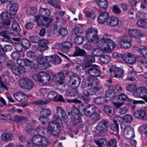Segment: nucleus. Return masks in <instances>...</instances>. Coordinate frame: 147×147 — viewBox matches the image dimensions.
I'll return each mask as SVG.
<instances>
[{
	"mask_svg": "<svg viewBox=\"0 0 147 147\" xmlns=\"http://www.w3.org/2000/svg\"><path fill=\"white\" fill-rule=\"evenodd\" d=\"M7 65L10 66L13 73L16 75H20L21 74H23L26 72L24 67L22 66H16V63L12 61H10L7 63Z\"/></svg>",
	"mask_w": 147,
	"mask_h": 147,
	"instance_id": "1a4fd4ad",
	"label": "nucleus"
},
{
	"mask_svg": "<svg viewBox=\"0 0 147 147\" xmlns=\"http://www.w3.org/2000/svg\"><path fill=\"white\" fill-rule=\"evenodd\" d=\"M95 142L99 147H102L106 144L107 140L105 138H102L95 140Z\"/></svg>",
	"mask_w": 147,
	"mask_h": 147,
	"instance_id": "58836bf2",
	"label": "nucleus"
},
{
	"mask_svg": "<svg viewBox=\"0 0 147 147\" xmlns=\"http://www.w3.org/2000/svg\"><path fill=\"white\" fill-rule=\"evenodd\" d=\"M128 77L126 80L130 81H134L135 80L136 74L135 71L133 69H129L127 74Z\"/></svg>",
	"mask_w": 147,
	"mask_h": 147,
	"instance_id": "f704fd0d",
	"label": "nucleus"
},
{
	"mask_svg": "<svg viewBox=\"0 0 147 147\" xmlns=\"http://www.w3.org/2000/svg\"><path fill=\"white\" fill-rule=\"evenodd\" d=\"M37 11V8L35 7L29 8L26 11L27 13L28 14L33 15L35 14Z\"/></svg>",
	"mask_w": 147,
	"mask_h": 147,
	"instance_id": "5fc2aeb1",
	"label": "nucleus"
},
{
	"mask_svg": "<svg viewBox=\"0 0 147 147\" xmlns=\"http://www.w3.org/2000/svg\"><path fill=\"white\" fill-rule=\"evenodd\" d=\"M56 114L53 116V119L60 123L66 122L67 121V116L64 109L61 107H56Z\"/></svg>",
	"mask_w": 147,
	"mask_h": 147,
	"instance_id": "0eeeda50",
	"label": "nucleus"
},
{
	"mask_svg": "<svg viewBox=\"0 0 147 147\" xmlns=\"http://www.w3.org/2000/svg\"><path fill=\"white\" fill-rule=\"evenodd\" d=\"M146 113L143 110L139 109L135 111L134 115L136 117L139 118H144L146 115Z\"/></svg>",
	"mask_w": 147,
	"mask_h": 147,
	"instance_id": "7c9ffc66",
	"label": "nucleus"
},
{
	"mask_svg": "<svg viewBox=\"0 0 147 147\" xmlns=\"http://www.w3.org/2000/svg\"><path fill=\"white\" fill-rule=\"evenodd\" d=\"M54 59L53 63L55 65H57L60 64L61 62V59L60 57L57 55H54Z\"/></svg>",
	"mask_w": 147,
	"mask_h": 147,
	"instance_id": "4d7b16f0",
	"label": "nucleus"
},
{
	"mask_svg": "<svg viewBox=\"0 0 147 147\" xmlns=\"http://www.w3.org/2000/svg\"><path fill=\"white\" fill-rule=\"evenodd\" d=\"M98 84V81L97 80L89 76L83 80L82 83V86L85 88L91 86V88L90 91L93 93L98 90L99 88H98L97 85Z\"/></svg>",
	"mask_w": 147,
	"mask_h": 147,
	"instance_id": "20e7f679",
	"label": "nucleus"
},
{
	"mask_svg": "<svg viewBox=\"0 0 147 147\" xmlns=\"http://www.w3.org/2000/svg\"><path fill=\"white\" fill-rule=\"evenodd\" d=\"M139 130L142 133L145 134L147 137V125H144L140 126L139 128Z\"/></svg>",
	"mask_w": 147,
	"mask_h": 147,
	"instance_id": "13d9d810",
	"label": "nucleus"
},
{
	"mask_svg": "<svg viewBox=\"0 0 147 147\" xmlns=\"http://www.w3.org/2000/svg\"><path fill=\"white\" fill-rule=\"evenodd\" d=\"M64 76L62 72H59L55 75L53 77V80L55 82L60 85L64 82Z\"/></svg>",
	"mask_w": 147,
	"mask_h": 147,
	"instance_id": "a878e982",
	"label": "nucleus"
},
{
	"mask_svg": "<svg viewBox=\"0 0 147 147\" xmlns=\"http://www.w3.org/2000/svg\"><path fill=\"white\" fill-rule=\"evenodd\" d=\"M123 134L125 138L130 140L134 137V130L130 126H126L124 129Z\"/></svg>",
	"mask_w": 147,
	"mask_h": 147,
	"instance_id": "2eb2a0df",
	"label": "nucleus"
},
{
	"mask_svg": "<svg viewBox=\"0 0 147 147\" xmlns=\"http://www.w3.org/2000/svg\"><path fill=\"white\" fill-rule=\"evenodd\" d=\"M91 93H89L86 90H85L83 92V94L79 95L78 97L81 99L85 101L88 100L90 99L89 96Z\"/></svg>",
	"mask_w": 147,
	"mask_h": 147,
	"instance_id": "4c0bfd02",
	"label": "nucleus"
},
{
	"mask_svg": "<svg viewBox=\"0 0 147 147\" xmlns=\"http://www.w3.org/2000/svg\"><path fill=\"white\" fill-rule=\"evenodd\" d=\"M109 124L108 122L103 120L98 123L96 126V129L99 131L101 136H103L106 131V129L108 127Z\"/></svg>",
	"mask_w": 147,
	"mask_h": 147,
	"instance_id": "dca6fc26",
	"label": "nucleus"
},
{
	"mask_svg": "<svg viewBox=\"0 0 147 147\" xmlns=\"http://www.w3.org/2000/svg\"><path fill=\"white\" fill-rule=\"evenodd\" d=\"M146 22L147 20H141L138 21L137 24L138 26H139L144 27L146 26Z\"/></svg>",
	"mask_w": 147,
	"mask_h": 147,
	"instance_id": "bf43d9fd",
	"label": "nucleus"
},
{
	"mask_svg": "<svg viewBox=\"0 0 147 147\" xmlns=\"http://www.w3.org/2000/svg\"><path fill=\"white\" fill-rule=\"evenodd\" d=\"M48 41L46 39H42L38 41V50L40 51H43L48 49L47 46L48 43Z\"/></svg>",
	"mask_w": 147,
	"mask_h": 147,
	"instance_id": "bb28decb",
	"label": "nucleus"
},
{
	"mask_svg": "<svg viewBox=\"0 0 147 147\" xmlns=\"http://www.w3.org/2000/svg\"><path fill=\"white\" fill-rule=\"evenodd\" d=\"M17 51H15L12 52L11 56L12 59L14 60H17L20 57V55L18 51H21L22 50L21 46L20 45L16 47Z\"/></svg>",
	"mask_w": 147,
	"mask_h": 147,
	"instance_id": "2f4dec72",
	"label": "nucleus"
},
{
	"mask_svg": "<svg viewBox=\"0 0 147 147\" xmlns=\"http://www.w3.org/2000/svg\"><path fill=\"white\" fill-rule=\"evenodd\" d=\"M51 81V78L49 75L48 74L45 78L42 79V80L40 82L43 84H49Z\"/></svg>",
	"mask_w": 147,
	"mask_h": 147,
	"instance_id": "a18cd8bd",
	"label": "nucleus"
},
{
	"mask_svg": "<svg viewBox=\"0 0 147 147\" xmlns=\"http://www.w3.org/2000/svg\"><path fill=\"white\" fill-rule=\"evenodd\" d=\"M19 7V5L17 3H13L11 5L9 9V12L11 15H14L17 12Z\"/></svg>",
	"mask_w": 147,
	"mask_h": 147,
	"instance_id": "72a5a7b5",
	"label": "nucleus"
},
{
	"mask_svg": "<svg viewBox=\"0 0 147 147\" xmlns=\"http://www.w3.org/2000/svg\"><path fill=\"white\" fill-rule=\"evenodd\" d=\"M118 40L121 46L125 49L129 48L131 46V37L127 35L124 34L118 37Z\"/></svg>",
	"mask_w": 147,
	"mask_h": 147,
	"instance_id": "9b49d317",
	"label": "nucleus"
},
{
	"mask_svg": "<svg viewBox=\"0 0 147 147\" xmlns=\"http://www.w3.org/2000/svg\"><path fill=\"white\" fill-rule=\"evenodd\" d=\"M113 110L112 107L109 105L106 106L104 108V112L107 114L111 113Z\"/></svg>",
	"mask_w": 147,
	"mask_h": 147,
	"instance_id": "e2e57ef3",
	"label": "nucleus"
},
{
	"mask_svg": "<svg viewBox=\"0 0 147 147\" xmlns=\"http://www.w3.org/2000/svg\"><path fill=\"white\" fill-rule=\"evenodd\" d=\"M21 44L22 46L25 48H28L30 46L29 41L26 39H22L21 40Z\"/></svg>",
	"mask_w": 147,
	"mask_h": 147,
	"instance_id": "8fccbe9b",
	"label": "nucleus"
},
{
	"mask_svg": "<svg viewBox=\"0 0 147 147\" xmlns=\"http://www.w3.org/2000/svg\"><path fill=\"white\" fill-rule=\"evenodd\" d=\"M123 59L126 63L132 64L135 62L136 58L134 55L128 53L123 56Z\"/></svg>",
	"mask_w": 147,
	"mask_h": 147,
	"instance_id": "6ab92c4d",
	"label": "nucleus"
},
{
	"mask_svg": "<svg viewBox=\"0 0 147 147\" xmlns=\"http://www.w3.org/2000/svg\"><path fill=\"white\" fill-rule=\"evenodd\" d=\"M123 120V119L121 117L117 116L115 118L114 121L115 123L118 124V123H120Z\"/></svg>",
	"mask_w": 147,
	"mask_h": 147,
	"instance_id": "774afa93",
	"label": "nucleus"
},
{
	"mask_svg": "<svg viewBox=\"0 0 147 147\" xmlns=\"http://www.w3.org/2000/svg\"><path fill=\"white\" fill-rule=\"evenodd\" d=\"M51 113V111L49 109H44L40 112L41 115L49 116Z\"/></svg>",
	"mask_w": 147,
	"mask_h": 147,
	"instance_id": "0e129e2a",
	"label": "nucleus"
},
{
	"mask_svg": "<svg viewBox=\"0 0 147 147\" xmlns=\"http://www.w3.org/2000/svg\"><path fill=\"white\" fill-rule=\"evenodd\" d=\"M45 129L43 127H38L37 128L36 131L32 129L29 130L28 132L30 134L32 135L35 133L36 131L37 133L44 134H45Z\"/></svg>",
	"mask_w": 147,
	"mask_h": 147,
	"instance_id": "e433bc0d",
	"label": "nucleus"
},
{
	"mask_svg": "<svg viewBox=\"0 0 147 147\" xmlns=\"http://www.w3.org/2000/svg\"><path fill=\"white\" fill-rule=\"evenodd\" d=\"M10 116L7 114H5L1 111H0V119L2 120H7L10 118Z\"/></svg>",
	"mask_w": 147,
	"mask_h": 147,
	"instance_id": "69168bd1",
	"label": "nucleus"
},
{
	"mask_svg": "<svg viewBox=\"0 0 147 147\" xmlns=\"http://www.w3.org/2000/svg\"><path fill=\"white\" fill-rule=\"evenodd\" d=\"M62 125V122L53 119L49 123L47 127L48 131L53 136H57L60 132V128Z\"/></svg>",
	"mask_w": 147,
	"mask_h": 147,
	"instance_id": "423d86ee",
	"label": "nucleus"
},
{
	"mask_svg": "<svg viewBox=\"0 0 147 147\" xmlns=\"http://www.w3.org/2000/svg\"><path fill=\"white\" fill-rule=\"evenodd\" d=\"M58 32L60 35L63 36H65L67 34V31L66 29L63 27L60 28L58 30Z\"/></svg>",
	"mask_w": 147,
	"mask_h": 147,
	"instance_id": "603ef678",
	"label": "nucleus"
},
{
	"mask_svg": "<svg viewBox=\"0 0 147 147\" xmlns=\"http://www.w3.org/2000/svg\"><path fill=\"white\" fill-rule=\"evenodd\" d=\"M26 55L28 57L30 58L33 60H35L37 56L34 52L31 51H28L26 53Z\"/></svg>",
	"mask_w": 147,
	"mask_h": 147,
	"instance_id": "49530a36",
	"label": "nucleus"
},
{
	"mask_svg": "<svg viewBox=\"0 0 147 147\" xmlns=\"http://www.w3.org/2000/svg\"><path fill=\"white\" fill-rule=\"evenodd\" d=\"M147 90L144 87H140L134 92V95L135 97L143 99L147 102V97L146 96Z\"/></svg>",
	"mask_w": 147,
	"mask_h": 147,
	"instance_id": "f8f14e48",
	"label": "nucleus"
},
{
	"mask_svg": "<svg viewBox=\"0 0 147 147\" xmlns=\"http://www.w3.org/2000/svg\"><path fill=\"white\" fill-rule=\"evenodd\" d=\"M75 51L74 52L73 56H83L86 53L85 51L83 49H81L78 46H75Z\"/></svg>",
	"mask_w": 147,
	"mask_h": 147,
	"instance_id": "ea45409f",
	"label": "nucleus"
},
{
	"mask_svg": "<svg viewBox=\"0 0 147 147\" xmlns=\"http://www.w3.org/2000/svg\"><path fill=\"white\" fill-rule=\"evenodd\" d=\"M99 60L102 63L106 64L110 62L111 58L108 55H102L100 57Z\"/></svg>",
	"mask_w": 147,
	"mask_h": 147,
	"instance_id": "a19ab883",
	"label": "nucleus"
},
{
	"mask_svg": "<svg viewBox=\"0 0 147 147\" xmlns=\"http://www.w3.org/2000/svg\"><path fill=\"white\" fill-rule=\"evenodd\" d=\"M13 34H11L10 30L9 32L5 31L0 32V35L3 37L2 40L5 42H9L10 38L12 39L13 40L16 41H19L20 39L18 38H13L12 35Z\"/></svg>",
	"mask_w": 147,
	"mask_h": 147,
	"instance_id": "f3484780",
	"label": "nucleus"
},
{
	"mask_svg": "<svg viewBox=\"0 0 147 147\" xmlns=\"http://www.w3.org/2000/svg\"><path fill=\"white\" fill-rule=\"evenodd\" d=\"M139 68L147 67V60L144 57L138 56L137 59Z\"/></svg>",
	"mask_w": 147,
	"mask_h": 147,
	"instance_id": "c85d7f7f",
	"label": "nucleus"
},
{
	"mask_svg": "<svg viewBox=\"0 0 147 147\" xmlns=\"http://www.w3.org/2000/svg\"><path fill=\"white\" fill-rule=\"evenodd\" d=\"M128 33L129 35L135 38L141 37L143 34L140 30L136 29L129 30H128Z\"/></svg>",
	"mask_w": 147,
	"mask_h": 147,
	"instance_id": "c756f323",
	"label": "nucleus"
},
{
	"mask_svg": "<svg viewBox=\"0 0 147 147\" xmlns=\"http://www.w3.org/2000/svg\"><path fill=\"white\" fill-rule=\"evenodd\" d=\"M115 94V92L110 87L109 90L106 93L105 97L110 98H112L114 96Z\"/></svg>",
	"mask_w": 147,
	"mask_h": 147,
	"instance_id": "864d4df0",
	"label": "nucleus"
},
{
	"mask_svg": "<svg viewBox=\"0 0 147 147\" xmlns=\"http://www.w3.org/2000/svg\"><path fill=\"white\" fill-rule=\"evenodd\" d=\"M49 141L46 137L36 135L32 138L31 141L27 142L26 145L28 147H46Z\"/></svg>",
	"mask_w": 147,
	"mask_h": 147,
	"instance_id": "7ed1b4c3",
	"label": "nucleus"
},
{
	"mask_svg": "<svg viewBox=\"0 0 147 147\" xmlns=\"http://www.w3.org/2000/svg\"><path fill=\"white\" fill-rule=\"evenodd\" d=\"M81 79L78 76H72L69 78L68 83L72 88H77L79 86L81 82Z\"/></svg>",
	"mask_w": 147,
	"mask_h": 147,
	"instance_id": "4468645a",
	"label": "nucleus"
},
{
	"mask_svg": "<svg viewBox=\"0 0 147 147\" xmlns=\"http://www.w3.org/2000/svg\"><path fill=\"white\" fill-rule=\"evenodd\" d=\"M96 107L92 105H88L85 107L83 108V110L85 115L87 116H90L95 112Z\"/></svg>",
	"mask_w": 147,
	"mask_h": 147,
	"instance_id": "412c9836",
	"label": "nucleus"
},
{
	"mask_svg": "<svg viewBox=\"0 0 147 147\" xmlns=\"http://www.w3.org/2000/svg\"><path fill=\"white\" fill-rule=\"evenodd\" d=\"M61 46L62 51L65 53H67L72 47L73 44L69 42L65 41L61 43Z\"/></svg>",
	"mask_w": 147,
	"mask_h": 147,
	"instance_id": "5701e85b",
	"label": "nucleus"
},
{
	"mask_svg": "<svg viewBox=\"0 0 147 147\" xmlns=\"http://www.w3.org/2000/svg\"><path fill=\"white\" fill-rule=\"evenodd\" d=\"M12 136L10 134L5 133L2 134L1 138L4 141H7L10 140L11 139Z\"/></svg>",
	"mask_w": 147,
	"mask_h": 147,
	"instance_id": "09e8293b",
	"label": "nucleus"
},
{
	"mask_svg": "<svg viewBox=\"0 0 147 147\" xmlns=\"http://www.w3.org/2000/svg\"><path fill=\"white\" fill-rule=\"evenodd\" d=\"M117 140L114 139L110 140L108 142L107 147H116Z\"/></svg>",
	"mask_w": 147,
	"mask_h": 147,
	"instance_id": "de8ad7c7",
	"label": "nucleus"
},
{
	"mask_svg": "<svg viewBox=\"0 0 147 147\" xmlns=\"http://www.w3.org/2000/svg\"><path fill=\"white\" fill-rule=\"evenodd\" d=\"M68 115L71 114V115L76 119H78L80 115L79 110L77 107H74L71 112H68Z\"/></svg>",
	"mask_w": 147,
	"mask_h": 147,
	"instance_id": "c9c22d12",
	"label": "nucleus"
},
{
	"mask_svg": "<svg viewBox=\"0 0 147 147\" xmlns=\"http://www.w3.org/2000/svg\"><path fill=\"white\" fill-rule=\"evenodd\" d=\"M127 88L128 91H133V93L134 91L136 90L137 89H136V86L133 84L128 85L127 86Z\"/></svg>",
	"mask_w": 147,
	"mask_h": 147,
	"instance_id": "338daca9",
	"label": "nucleus"
},
{
	"mask_svg": "<svg viewBox=\"0 0 147 147\" xmlns=\"http://www.w3.org/2000/svg\"><path fill=\"white\" fill-rule=\"evenodd\" d=\"M57 94L54 91L50 92L47 95V97L49 99L48 100H41L34 102V103L36 105H42L50 102L51 100H55L57 97Z\"/></svg>",
	"mask_w": 147,
	"mask_h": 147,
	"instance_id": "9d476101",
	"label": "nucleus"
},
{
	"mask_svg": "<svg viewBox=\"0 0 147 147\" xmlns=\"http://www.w3.org/2000/svg\"><path fill=\"white\" fill-rule=\"evenodd\" d=\"M85 16L87 18H89L91 19H94L96 17V15L93 12L87 11L85 13Z\"/></svg>",
	"mask_w": 147,
	"mask_h": 147,
	"instance_id": "3c124183",
	"label": "nucleus"
},
{
	"mask_svg": "<svg viewBox=\"0 0 147 147\" xmlns=\"http://www.w3.org/2000/svg\"><path fill=\"white\" fill-rule=\"evenodd\" d=\"M88 71L89 74L92 76L97 77L100 74V72L97 65H93L91 66L88 69Z\"/></svg>",
	"mask_w": 147,
	"mask_h": 147,
	"instance_id": "b1692460",
	"label": "nucleus"
},
{
	"mask_svg": "<svg viewBox=\"0 0 147 147\" xmlns=\"http://www.w3.org/2000/svg\"><path fill=\"white\" fill-rule=\"evenodd\" d=\"M107 25L111 26H117L119 24L118 19L114 16H112L109 18L107 22Z\"/></svg>",
	"mask_w": 147,
	"mask_h": 147,
	"instance_id": "cd10ccee",
	"label": "nucleus"
},
{
	"mask_svg": "<svg viewBox=\"0 0 147 147\" xmlns=\"http://www.w3.org/2000/svg\"><path fill=\"white\" fill-rule=\"evenodd\" d=\"M20 30L19 25L18 23L16 21H13L12 24V28L10 30L11 34L16 36L18 35V32Z\"/></svg>",
	"mask_w": 147,
	"mask_h": 147,
	"instance_id": "4be33fe9",
	"label": "nucleus"
},
{
	"mask_svg": "<svg viewBox=\"0 0 147 147\" xmlns=\"http://www.w3.org/2000/svg\"><path fill=\"white\" fill-rule=\"evenodd\" d=\"M48 73L44 71L39 72L37 74H33L32 76L33 79L35 81L40 82L48 74Z\"/></svg>",
	"mask_w": 147,
	"mask_h": 147,
	"instance_id": "393cba45",
	"label": "nucleus"
},
{
	"mask_svg": "<svg viewBox=\"0 0 147 147\" xmlns=\"http://www.w3.org/2000/svg\"><path fill=\"white\" fill-rule=\"evenodd\" d=\"M104 98L103 97H98L94 99L95 102L97 104L100 105L104 103Z\"/></svg>",
	"mask_w": 147,
	"mask_h": 147,
	"instance_id": "680f3d73",
	"label": "nucleus"
},
{
	"mask_svg": "<svg viewBox=\"0 0 147 147\" xmlns=\"http://www.w3.org/2000/svg\"><path fill=\"white\" fill-rule=\"evenodd\" d=\"M109 72L111 76L116 78H122L124 76V70L120 67L115 65L110 67Z\"/></svg>",
	"mask_w": 147,
	"mask_h": 147,
	"instance_id": "6e6552de",
	"label": "nucleus"
},
{
	"mask_svg": "<svg viewBox=\"0 0 147 147\" xmlns=\"http://www.w3.org/2000/svg\"><path fill=\"white\" fill-rule=\"evenodd\" d=\"M26 119V118L25 117L19 115L16 116L14 118V120L15 121L19 122L25 121Z\"/></svg>",
	"mask_w": 147,
	"mask_h": 147,
	"instance_id": "052dcab7",
	"label": "nucleus"
},
{
	"mask_svg": "<svg viewBox=\"0 0 147 147\" xmlns=\"http://www.w3.org/2000/svg\"><path fill=\"white\" fill-rule=\"evenodd\" d=\"M19 84L21 87L27 89H31L34 86L33 82L26 78H21L19 81Z\"/></svg>",
	"mask_w": 147,
	"mask_h": 147,
	"instance_id": "ddd939ff",
	"label": "nucleus"
},
{
	"mask_svg": "<svg viewBox=\"0 0 147 147\" xmlns=\"http://www.w3.org/2000/svg\"><path fill=\"white\" fill-rule=\"evenodd\" d=\"M39 15L35 16V20L38 26H47L52 21V20L48 17L50 15L49 10L40 7L39 9Z\"/></svg>",
	"mask_w": 147,
	"mask_h": 147,
	"instance_id": "f03ea898",
	"label": "nucleus"
},
{
	"mask_svg": "<svg viewBox=\"0 0 147 147\" xmlns=\"http://www.w3.org/2000/svg\"><path fill=\"white\" fill-rule=\"evenodd\" d=\"M110 88L115 92V93L119 92L122 90V88L119 85H111L110 86Z\"/></svg>",
	"mask_w": 147,
	"mask_h": 147,
	"instance_id": "37998d69",
	"label": "nucleus"
},
{
	"mask_svg": "<svg viewBox=\"0 0 147 147\" xmlns=\"http://www.w3.org/2000/svg\"><path fill=\"white\" fill-rule=\"evenodd\" d=\"M109 18V14L107 12L101 13L98 17V22L99 24H104L106 22Z\"/></svg>",
	"mask_w": 147,
	"mask_h": 147,
	"instance_id": "aec40b11",
	"label": "nucleus"
},
{
	"mask_svg": "<svg viewBox=\"0 0 147 147\" xmlns=\"http://www.w3.org/2000/svg\"><path fill=\"white\" fill-rule=\"evenodd\" d=\"M13 96L15 99L19 102H24L25 101V95L24 93L21 92H18L15 93Z\"/></svg>",
	"mask_w": 147,
	"mask_h": 147,
	"instance_id": "473e14b6",
	"label": "nucleus"
},
{
	"mask_svg": "<svg viewBox=\"0 0 147 147\" xmlns=\"http://www.w3.org/2000/svg\"><path fill=\"white\" fill-rule=\"evenodd\" d=\"M1 18L3 20L5 25L8 26L10 24L11 17L7 11L2 12L0 15Z\"/></svg>",
	"mask_w": 147,
	"mask_h": 147,
	"instance_id": "a211bd4d",
	"label": "nucleus"
},
{
	"mask_svg": "<svg viewBox=\"0 0 147 147\" xmlns=\"http://www.w3.org/2000/svg\"><path fill=\"white\" fill-rule=\"evenodd\" d=\"M97 3L102 8H105L108 6L106 0H95Z\"/></svg>",
	"mask_w": 147,
	"mask_h": 147,
	"instance_id": "79ce46f5",
	"label": "nucleus"
},
{
	"mask_svg": "<svg viewBox=\"0 0 147 147\" xmlns=\"http://www.w3.org/2000/svg\"><path fill=\"white\" fill-rule=\"evenodd\" d=\"M84 37L82 36H77L74 39L75 43L78 45L82 44L84 42Z\"/></svg>",
	"mask_w": 147,
	"mask_h": 147,
	"instance_id": "c03bdc74",
	"label": "nucleus"
},
{
	"mask_svg": "<svg viewBox=\"0 0 147 147\" xmlns=\"http://www.w3.org/2000/svg\"><path fill=\"white\" fill-rule=\"evenodd\" d=\"M111 35L107 32H103L100 34V40L95 43L99 48L95 49L93 55L96 57L101 56L107 52L111 51L115 47V44L111 39Z\"/></svg>",
	"mask_w": 147,
	"mask_h": 147,
	"instance_id": "f257e3e1",
	"label": "nucleus"
},
{
	"mask_svg": "<svg viewBox=\"0 0 147 147\" xmlns=\"http://www.w3.org/2000/svg\"><path fill=\"white\" fill-rule=\"evenodd\" d=\"M97 29L95 28L90 27L88 28L86 33V37L88 42L95 43L100 40L98 34Z\"/></svg>",
	"mask_w": 147,
	"mask_h": 147,
	"instance_id": "39448f33",
	"label": "nucleus"
},
{
	"mask_svg": "<svg viewBox=\"0 0 147 147\" xmlns=\"http://www.w3.org/2000/svg\"><path fill=\"white\" fill-rule=\"evenodd\" d=\"M132 116L129 114H126L123 117V120L126 122H130L132 121Z\"/></svg>",
	"mask_w": 147,
	"mask_h": 147,
	"instance_id": "6e6d98bb",
	"label": "nucleus"
}]
</instances>
